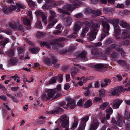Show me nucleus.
Segmentation results:
<instances>
[{
    "mask_svg": "<svg viewBox=\"0 0 130 130\" xmlns=\"http://www.w3.org/2000/svg\"><path fill=\"white\" fill-rule=\"evenodd\" d=\"M40 45L42 47L45 46L46 47L48 48H50L51 46L53 49H56L58 51H59V48L63 47L64 44V43H57L56 42L52 41L49 42H40Z\"/></svg>",
    "mask_w": 130,
    "mask_h": 130,
    "instance_id": "obj_1",
    "label": "nucleus"
},
{
    "mask_svg": "<svg viewBox=\"0 0 130 130\" xmlns=\"http://www.w3.org/2000/svg\"><path fill=\"white\" fill-rule=\"evenodd\" d=\"M100 26V24L98 23H95L93 24L92 29L88 33L89 40L93 41L95 39L98 31V28Z\"/></svg>",
    "mask_w": 130,
    "mask_h": 130,
    "instance_id": "obj_2",
    "label": "nucleus"
},
{
    "mask_svg": "<svg viewBox=\"0 0 130 130\" xmlns=\"http://www.w3.org/2000/svg\"><path fill=\"white\" fill-rule=\"evenodd\" d=\"M50 13L51 15L49 18V23L47 27V28H50L52 27L54 24L57 21V19L55 18L56 17L55 13L52 10H50Z\"/></svg>",
    "mask_w": 130,
    "mask_h": 130,
    "instance_id": "obj_3",
    "label": "nucleus"
},
{
    "mask_svg": "<svg viewBox=\"0 0 130 130\" xmlns=\"http://www.w3.org/2000/svg\"><path fill=\"white\" fill-rule=\"evenodd\" d=\"M116 119L117 121L116 120L115 118H112L111 121V123L115 126L121 127L123 123L124 122V119L122 115L118 114L116 117Z\"/></svg>",
    "mask_w": 130,
    "mask_h": 130,
    "instance_id": "obj_4",
    "label": "nucleus"
},
{
    "mask_svg": "<svg viewBox=\"0 0 130 130\" xmlns=\"http://www.w3.org/2000/svg\"><path fill=\"white\" fill-rule=\"evenodd\" d=\"M108 65L106 64H99L95 65L94 66L95 69L98 71H106V68Z\"/></svg>",
    "mask_w": 130,
    "mask_h": 130,
    "instance_id": "obj_5",
    "label": "nucleus"
},
{
    "mask_svg": "<svg viewBox=\"0 0 130 130\" xmlns=\"http://www.w3.org/2000/svg\"><path fill=\"white\" fill-rule=\"evenodd\" d=\"M21 20L23 21V24L27 26L25 27L26 28L27 30L30 29L31 28V23L30 21V20H29L26 17H22Z\"/></svg>",
    "mask_w": 130,
    "mask_h": 130,
    "instance_id": "obj_6",
    "label": "nucleus"
},
{
    "mask_svg": "<svg viewBox=\"0 0 130 130\" xmlns=\"http://www.w3.org/2000/svg\"><path fill=\"white\" fill-rule=\"evenodd\" d=\"M78 6V4H76V5L73 4V5L69 4L66 5L63 8L65 10L72 11L76 8V6Z\"/></svg>",
    "mask_w": 130,
    "mask_h": 130,
    "instance_id": "obj_7",
    "label": "nucleus"
},
{
    "mask_svg": "<svg viewBox=\"0 0 130 130\" xmlns=\"http://www.w3.org/2000/svg\"><path fill=\"white\" fill-rule=\"evenodd\" d=\"M102 25L103 27V31L107 35H108V32L109 30L110 26L108 22L103 21L102 22Z\"/></svg>",
    "mask_w": 130,
    "mask_h": 130,
    "instance_id": "obj_8",
    "label": "nucleus"
},
{
    "mask_svg": "<svg viewBox=\"0 0 130 130\" xmlns=\"http://www.w3.org/2000/svg\"><path fill=\"white\" fill-rule=\"evenodd\" d=\"M87 54L86 52L83 51L79 54L78 56V57L82 60L86 61L88 60V58L87 57Z\"/></svg>",
    "mask_w": 130,
    "mask_h": 130,
    "instance_id": "obj_9",
    "label": "nucleus"
},
{
    "mask_svg": "<svg viewBox=\"0 0 130 130\" xmlns=\"http://www.w3.org/2000/svg\"><path fill=\"white\" fill-rule=\"evenodd\" d=\"M122 100H116L113 101L112 107L114 109H116L118 108L122 102Z\"/></svg>",
    "mask_w": 130,
    "mask_h": 130,
    "instance_id": "obj_10",
    "label": "nucleus"
},
{
    "mask_svg": "<svg viewBox=\"0 0 130 130\" xmlns=\"http://www.w3.org/2000/svg\"><path fill=\"white\" fill-rule=\"evenodd\" d=\"M63 109L59 107L56 108V110H51L50 111H46V113L48 114H56L59 112L62 113L63 112Z\"/></svg>",
    "mask_w": 130,
    "mask_h": 130,
    "instance_id": "obj_11",
    "label": "nucleus"
},
{
    "mask_svg": "<svg viewBox=\"0 0 130 130\" xmlns=\"http://www.w3.org/2000/svg\"><path fill=\"white\" fill-rule=\"evenodd\" d=\"M57 92V91H56V89L48 90L47 95H48L50 100V98H52L54 95Z\"/></svg>",
    "mask_w": 130,
    "mask_h": 130,
    "instance_id": "obj_12",
    "label": "nucleus"
},
{
    "mask_svg": "<svg viewBox=\"0 0 130 130\" xmlns=\"http://www.w3.org/2000/svg\"><path fill=\"white\" fill-rule=\"evenodd\" d=\"M68 103L67 104L66 106L68 107L70 106L71 109H74L75 107V103L74 101L69 99H68Z\"/></svg>",
    "mask_w": 130,
    "mask_h": 130,
    "instance_id": "obj_13",
    "label": "nucleus"
},
{
    "mask_svg": "<svg viewBox=\"0 0 130 130\" xmlns=\"http://www.w3.org/2000/svg\"><path fill=\"white\" fill-rule=\"evenodd\" d=\"M92 55L95 57L100 56L102 55V53L99 51L94 49L91 51Z\"/></svg>",
    "mask_w": 130,
    "mask_h": 130,
    "instance_id": "obj_14",
    "label": "nucleus"
},
{
    "mask_svg": "<svg viewBox=\"0 0 130 130\" xmlns=\"http://www.w3.org/2000/svg\"><path fill=\"white\" fill-rule=\"evenodd\" d=\"M81 22L79 21L76 22L74 26V28L73 29L74 32H76L79 31L80 29Z\"/></svg>",
    "mask_w": 130,
    "mask_h": 130,
    "instance_id": "obj_15",
    "label": "nucleus"
},
{
    "mask_svg": "<svg viewBox=\"0 0 130 130\" xmlns=\"http://www.w3.org/2000/svg\"><path fill=\"white\" fill-rule=\"evenodd\" d=\"M99 125V123L98 121L92 123L90 125V130H95Z\"/></svg>",
    "mask_w": 130,
    "mask_h": 130,
    "instance_id": "obj_16",
    "label": "nucleus"
},
{
    "mask_svg": "<svg viewBox=\"0 0 130 130\" xmlns=\"http://www.w3.org/2000/svg\"><path fill=\"white\" fill-rule=\"evenodd\" d=\"M92 87V86L91 83H90L88 85V87L86 88H84L83 89L86 90V91L84 92V94L86 96H89L90 93V92L89 90V89L91 88Z\"/></svg>",
    "mask_w": 130,
    "mask_h": 130,
    "instance_id": "obj_17",
    "label": "nucleus"
},
{
    "mask_svg": "<svg viewBox=\"0 0 130 130\" xmlns=\"http://www.w3.org/2000/svg\"><path fill=\"white\" fill-rule=\"evenodd\" d=\"M17 61V59L15 57H11L9 61V66L14 65Z\"/></svg>",
    "mask_w": 130,
    "mask_h": 130,
    "instance_id": "obj_18",
    "label": "nucleus"
},
{
    "mask_svg": "<svg viewBox=\"0 0 130 130\" xmlns=\"http://www.w3.org/2000/svg\"><path fill=\"white\" fill-rule=\"evenodd\" d=\"M118 87L113 88L111 90V92L113 95L119 96V89Z\"/></svg>",
    "mask_w": 130,
    "mask_h": 130,
    "instance_id": "obj_19",
    "label": "nucleus"
},
{
    "mask_svg": "<svg viewBox=\"0 0 130 130\" xmlns=\"http://www.w3.org/2000/svg\"><path fill=\"white\" fill-rule=\"evenodd\" d=\"M4 106L3 108V113L4 117L7 116V110H8V107L7 105H6L5 103L3 104Z\"/></svg>",
    "mask_w": 130,
    "mask_h": 130,
    "instance_id": "obj_20",
    "label": "nucleus"
},
{
    "mask_svg": "<svg viewBox=\"0 0 130 130\" xmlns=\"http://www.w3.org/2000/svg\"><path fill=\"white\" fill-rule=\"evenodd\" d=\"M129 37L126 31L124 30L122 33L121 38L122 39H126L128 38Z\"/></svg>",
    "mask_w": 130,
    "mask_h": 130,
    "instance_id": "obj_21",
    "label": "nucleus"
},
{
    "mask_svg": "<svg viewBox=\"0 0 130 130\" xmlns=\"http://www.w3.org/2000/svg\"><path fill=\"white\" fill-rule=\"evenodd\" d=\"M42 8L43 9L49 10L52 8V6L48 3H45L43 5Z\"/></svg>",
    "mask_w": 130,
    "mask_h": 130,
    "instance_id": "obj_22",
    "label": "nucleus"
},
{
    "mask_svg": "<svg viewBox=\"0 0 130 130\" xmlns=\"http://www.w3.org/2000/svg\"><path fill=\"white\" fill-rule=\"evenodd\" d=\"M95 12V11H93L89 7H87L85 11V13L87 14L92 13V14L94 13Z\"/></svg>",
    "mask_w": 130,
    "mask_h": 130,
    "instance_id": "obj_23",
    "label": "nucleus"
},
{
    "mask_svg": "<svg viewBox=\"0 0 130 130\" xmlns=\"http://www.w3.org/2000/svg\"><path fill=\"white\" fill-rule=\"evenodd\" d=\"M44 61L46 64L50 66H52L51 60L50 58H46L44 59Z\"/></svg>",
    "mask_w": 130,
    "mask_h": 130,
    "instance_id": "obj_24",
    "label": "nucleus"
},
{
    "mask_svg": "<svg viewBox=\"0 0 130 130\" xmlns=\"http://www.w3.org/2000/svg\"><path fill=\"white\" fill-rule=\"evenodd\" d=\"M61 125L62 127H68L69 126V121L68 120H66V121L62 122L61 123Z\"/></svg>",
    "mask_w": 130,
    "mask_h": 130,
    "instance_id": "obj_25",
    "label": "nucleus"
},
{
    "mask_svg": "<svg viewBox=\"0 0 130 130\" xmlns=\"http://www.w3.org/2000/svg\"><path fill=\"white\" fill-rule=\"evenodd\" d=\"M114 29V33H120L121 32V31L120 30V27L118 25H115L113 26Z\"/></svg>",
    "mask_w": 130,
    "mask_h": 130,
    "instance_id": "obj_26",
    "label": "nucleus"
},
{
    "mask_svg": "<svg viewBox=\"0 0 130 130\" xmlns=\"http://www.w3.org/2000/svg\"><path fill=\"white\" fill-rule=\"evenodd\" d=\"M93 102L95 103H102V99L99 97H95Z\"/></svg>",
    "mask_w": 130,
    "mask_h": 130,
    "instance_id": "obj_27",
    "label": "nucleus"
},
{
    "mask_svg": "<svg viewBox=\"0 0 130 130\" xmlns=\"http://www.w3.org/2000/svg\"><path fill=\"white\" fill-rule=\"evenodd\" d=\"M109 105V103L108 102H106L102 104L100 108L102 110H104L107 106Z\"/></svg>",
    "mask_w": 130,
    "mask_h": 130,
    "instance_id": "obj_28",
    "label": "nucleus"
},
{
    "mask_svg": "<svg viewBox=\"0 0 130 130\" xmlns=\"http://www.w3.org/2000/svg\"><path fill=\"white\" fill-rule=\"evenodd\" d=\"M78 120H75L74 121L71 128L72 129L74 130L76 128L78 125Z\"/></svg>",
    "mask_w": 130,
    "mask_h": 130,
    "instance_id": "obj_29",
    "label": "nucleus"
},
{
    "mask_svg": "<svg viewBox=\"0 0 130 130\" xmlns=\"http://www.w3.org/2000/svg\"><path fill=\"white\" fill-rule=\"evenodd\" d=\"M16 5L18 8V10L16 11L18 12H19L20 11V8L24 9L25 8V6L22 4H17Z\"/></svg>",
    "mask_w": 130,
    "mask_h": 130,
    "instance_id": "obj_30",
    "label": "nucleus"
},
{
    "mask_svg": "<svg viewBox=\"0 0 130 130\" xmlns=\"http://www.w3.org/2000/svg\"><path fill=\"white\" fill-rule=\"evenodd\" d=\"M86 124L85 122L81 123L78 128L77 130H84Z\"/></svg>",
    "mask_w": 130,
    "mask_h": 130,
    "instance_id": "obj_31",
    "label": "nucleus"
},
{
    "mask_svg": "<svg viewBox=\"0 0 130 130\" xmlns=\"http://www.w3.org/2000/svg\"><path fill=\"white\" fill-rule=\"evenodd\" d=\"M120 25L124 28L127 29L130 28V26L129 25L124 22H121L120 24Z\"/></svg>",
    "mask_w": 130,
    "mask_h": 130,
    "instance_id": "obj_32",
    "label": "nucleus"
},
{
    "mask_svg": "<svg viewBox=\"0 0 130 130\" xmlns=\"http://www.w3.org/2000/svg\"><path fill=\"white\" fill-rule=\"evenodd\" d=\"M16 8L17 7L15 6L11 5L9 8V13H11L12 11L15 10Z\"/></svg>",
    "mask_w": 130,
    "mask_h": 130,
    "instance_id": "obj_33",
    "label": "nucleus"
},
{
    "mask_svg": "<svg viewBox=\"0 0 130 130\" xmlns=\"http://www.w3.org/2000/svg\"><path fill=\"white\" fill-rule=\"evenodd\" d=\"M77 71L76 68H72L71 70V74L72 76H75L76 74Z\"/></svg>",
    "mask_w": 130,
    "mask_h": 130,
    "instance_id": "obj_34",
    "label": "nucleus"
},
{
    "mask_svg": "<svg viewBox=\"0 0 130 130\" xmlns=\"http://www.w3.org/2000/svg\"><path fill=\"white\" fill-rule=\"evenodd\" d=\"M99 95L101 97H103L104 96L105 94V90L103 89H101L99 91Z\"/></svg>",
    "mask_w": 130,
    "mask_h": 130,
    "instance_id": "obj_35",
    "label": "nucleus"
},
{
    "mask_svg": "<svg viewBox=\"0 0 130 130\" xmlns=\"http://www.w3.org/2000/svg\"><path fill=\"white\" fill-rule=\"evenodd\" d=\"M9 26L11 28V29L10 30H11V29H13L14 28L17 27V25L15 23H10L9 24Z\"/></svg>",
    "mask_w": 130,
    "mask_h": 130,
    "instance_id": "obj_36",
    "label": "nucleus"
},
{
    "mask_svg": "<svg viewBox=\"0 0 130 130\" xmlns=\"http://www.w3.org/2000/svg\"><path fill=\"white\" fill-rule=\"evenodd\" d=\"M30 52L35 54H37L39 50L37 48H33L29 49Z\"/></svg>",
    "mask_w": 130,
    "mask_h": 130,
    "instance_id": "obj_37",
    "label": "nucleus"
},
{
    "mask_svg": "<svg viewBox=\"0 0 130 130\" xmlns=\"http://www.w3.org/2000/svg\"><path fill=\"white\" fill-rule=\"evenodd\" d=\"M92 104V103L91 101H88L85 102L84 106L86 108H88L91 106Z\"/></svg>",
    "mask_w": 130,
    "mask_h": 130,
    "instance_id": "obj_38",
    "label": "nucleus"
},
{
    "mask_svg": "<svg viewBox=\"0 0 130 130\" xmlns=\"http://www.w3.org/2000/svg\"><path fill=\"white\" fill-rule=\"evenodd\" d=\"M60 120L61 121L63 122L66 121V120H68V119L67 117L65 115H62L61 117Z\"/></svg>",
    "mask_w": 130,
    "mask_h": 130,
    "instance_id": "obj_39",
    "label": "nucleus"
},
{
    "mask_svg": "<svg viewBox=\"0 0 130 130\" xmlns=\"http://www.w3.org/2000/svg\"><path fill=\"white\" fill-rule=\"evenodd\" d=\"M57 79V77L56 76L52 77L49 81H50V83H51V84L56 83Z\"/></svg>",
    "mask_w": 130,
    "mask_h": 130,
    "instance_id": "obj_40",
    "label": "nucleus"
},
{
    "mask_svg": "<svg viewBox=\"0 0 130 130\" xmlns=\"http://www.w3.org/2000/svg\"><path fill=\"white\" fill-rule=\"evenodd\" d=\"M14 54V49L12 48L9 50V56H12Z\"/></svg>",
    "mask_w": 130,
    "mask_h": 130,
    "instance_id": "obj_41",
    "label": "nucleus"
},
{
    "mask_svg": "<svg viewBox=\"0 0 130 130\" xmlns=\"http://www.w3.org/2000/svg\"><path fill=\"white\" fill-rule=\"evenodd\" d=\"M58 11L60 13H63L64 14H67L68 15H69L70 14V13H69L67 12L65 10H64L62 9L58 8Z\"/></svg>",
    "mask_w": 130,
    "mask_h": 130,
    "instance_id": "obj_42",
    "label": "nucleus"
},
{
    "mask_svg": "<svg viewBox=\"0 0 130 130\" xmlns=\"http://www.w3.org/2000/svg\"><path fill=\"white\" fill-rule=\"evenodd\" d=\"M105 111L107 113L111 114L113 112V110L112 108L110 107H109V108L106 109Z\"/></svg>",
    "mask_w": 130,
    "mask_h": 130,
    "instance_id": "obj_43",
    "label": "nucleus"
},
{
    "mask_svg": "<svg viewBox=\"0 0 130 130\" xmlns=\"http://www.w3.org/2000/svg\"><path fill=\"white\" fill-rule=\"evenodd\" d=\"M119 20L118 19H112V24L113 25V26H114L115 25H118Z\"/></svg>",
    "mask_w": 130,
    "mask_h": 130,
    "instance_id": "obj_44",
    "label": "nucleus"
},
{
    "mask_svg": "<svg viewBox=\"0 0 130 130\" xmlns=\"http://www.w3.org/2000/svg\"><path fill=\"white\" fill-rule=\"evenodd\" d=\"M41 98L42 99L44 100H50L49 99V98L48 96V95H47L45 93H44L42 94V96Z\"/></svg>",
    "mask_w": 130,
    "mask_h": 130,
    "instance_id": "obj_45",
    "label": "nucleus"
},
{
    "mask_svg": "<svg viewBox=\"0 0 130 130\" xmlns=\"http://www.w3.org/2000/svg\"><path fill=\"white\" fill-rule=\"evenodd\" d=\"M89 117L88 116H86V117L82 119L81 121L82 122L81 123H83L85 122L86 123V122L88 120Z\"/></svg>",
    "mask_w": 130,
    "mask_h": 130,
    "instance_id": "obj_46",
    "label": "nucleus"
},
{
    "mask_svg": "<svg viewBox=\"0 0 130 130\" xmlns=\"http://www.w3.org/2000/svg\"><path fill=\"white\" fill-rule=\"evenodd\" d=\"M66 40V39L64 38L60 37L59 38L55 39L54 41L61 42L62 41H65Z\"/></svg>",
    "mask_w": 130,
    "mask_h": 130,
    "instance_id": "obj_47",
    "label": "nucleus"
},
{
    "mask_svg": "<svg viewBox=\"0 0 130 130\" xmlns=\"http://www.w3.org/2000/svg\"><path fill=\"white\" fill-rule=\"evenodd\" d=\"M35 13L37 17L41 16V17L42 15L44 14V13L42 12L38 11H36L35 12Z\"/></svg>",
    "mask_w": 130,
    "mask_h": 130,
    "instance_id": "obj_48",
    "label": "nucleus"
},
{
    "mask_svg": "<svg viewBox=\"0 0 130 130\" xmlns=\"http://www.w3.org/2000/svg\"><path fill=\"white\" fill-rule=\"evenodd\" d=\"M36 26L37 28L39 29H41L42 28V26L41 25V22L40 21H38L36 24Z\"/></svg>",
    "mask_w": 130,
    "mask_h": 130,
    "instance_id": "obj_49",
    "label": "nucleus"
},
{
    "mask_svg": "<svg viewBox=\"0 0 130 130\" xmlns=\"http://www.w3.org/2000/svg\"><path fill=\"white\" fill-rule=\"evenodd\" d=\"M17 50L19 53L21 54L24 51V48L22 47H18L17 48Z\"/></svg>",
    "mask_w": 130,
    "mask_h": 130,
    "instance_id": "obj_50",
    "label": "nucleus"
},
{
    "mask_svg": "<svg viewBox=\"0 0 130 130\" xmlns=\"http://www.w3.org/2000/svg\"><path fill=\"white\" fill-rule=\"evenodd\" d=\"M16 28L18 30L20 31L23 32H24V28L22 25H20L18 27H17Z\"/></svg>",
    "mask_w": 130,
    "mask_h": 130,
    "instance_id": "obj_51",
    "label": "nucleus"
},
{
    "mask_svg": "<svg viewBox=\"0 0 130 130\" xmlns=\"http://www.w3.org/2000/svg\"><path fill=\"white\" fill-rule=\"evenodd\" d=\"M118 63L121 65L124 66L126 65V63L125 61L122 60H119L118 61Z\"/></svg>",
    "mask_w": 130,
    "mask_h": 130,
    "instance_id": "obj_52",
    "label": "nucleus"
},
{
    "mask_svg": "<svg viewBox=\"0 0 130 130\" xmlns=\"http://www.w3.org/2000/svg\"><path fill=\"white\" fill-rule=\"evenodd\" d=\"M117 51H118L119 53L121 54V56L122 57H124L125 56V53L121 48L117 49Z\"/></svg>",
    "mask_w": 130,
    "mask_h": 130,
    "instance_id": "obj_53",
    "label": "nucleus"
},
{
    "mask_svg": "<svg viewBox=\"0 0 130 130\" xmlns=\"http://www.w3.org/2000/svg\"><path fill=\"white\" fill-rule=\"evenodd\" d=\"M52 61H51L52 63L54 64L57 62V60L55 56H52Z\"/></svg>",
    "mask_w": 130,
    "mask_h": 130,
    "instance_id": "obj_54",
    "label": "nucleus"
},
{
    "mask_svg": "<svg viewBox=\"0 0 130 130\" xmlns=\"http://www.w3.org/2000/svg\"><path fill=\"white\" fill-rule=\"evenodd\" d=\"M41 17L42 18V21H43L45 24L47 23V21L46 17L45 15V14H44L43 15H42Z\"/></svg>",
    "mask_w": 130,
    "mask_h": 130,
    "instance_id": "obj_55",
    "label": "nucleus"
},
{
    "mask_svg": "<svg viewBox=\"0 0 130 130\" xmlns=\"http://www.w3.org/2000/svg\"><path fill=\"white\" fill-rule=\"evenodd\" d=\"M113 41V40L112 39L110 38L106 40L105 44L106 45H107L112 43Z\"/></svg>",
    "mask_w": 130,
    "mask_h": 130,
    "instance_id": "obj_56",
    "label": "nucleus"
},
{
    "mask_svg": "<svg viewBox=\"0 0 130 130\" xmlns=\"http://www.w3.org/2000/svg\"><path fill=\"white\" fill-rule=\"evenodd\" d=\"M60 54H63L66 53L68 52V50L67 49H64L62 50L58 51Z\"/></svg>",
    "mask_w": 130,
    "mask_h": 130,
    "instance_id": "obj_57",
    "label": "nucleus"
},
{
    "mask_svg": "<svg viewBox=\"0 0 130 130\" xmlns=\"http://www.w3.org/2000/svg\"><path fill=\"white\" fill-rule=\"evenodd\" d=\"M103 11L106 13L108 14H110L111 12L110 11V9L106 8H105L104 9Z\"/></svg>",
    "mask_w": 130,
    "mask_h": 130,
    "instance_id": "obj_58",
    "label": "nucleus"
},
{
    "mask_svg": "<svg viewBox=\"0 0 130 130\" xmlns=\"http://www.w3.org/2000/svg\"><path fill=\"white\" fill-rule=\"evenodd\" d=\"M120 33H115V36L116 38L118 41H119L121 39L120 38Z\"/></svg>",
    "mask_w": 130,
    "mask_h": 130,
    "instance_id": "obj_59",
    "label": "nucleus"
},
{
    "mask_svg": "<svg viewBox=\"0 0 130 130\" xmlns=\"http://www.w3.org/2000/svg\"><path fill=\"white\" fill-rule=\"evenodd\" d=\"M72 20L70 17H68L66 19V21L68 24H70L71 23Z\"/></svg>",
    "mask_w": 130,
    "mask_h": 130,
    "instance_id": "obj_60",
    "label": "nucleus"
},
{
    "mask_svg": "<svg viewBox=\"0 0 130 130\" xmlns=\"http://www.w3.org/2000/svg\"><path fill=\"white\" fill-rule=\"evenodd\" d=\"M61 32V31L58 30H56L53 32V34L54 35H58L60 34Z\"/></svg>",
    "mask_w": 130,
    "mask_h": 130,
    "instance_id": "obj_61",
    "label": "nucleus"
},
{
    "mask_svg": "<svg viewBox=\"0 0 130 130\" xmlns=\"http://www.w3.org/2000/svg\"><path fill=\"white\" fill-rule=\"evenodd\" d=\"M92 24V22L91 21H88L85 22V25L90 27Z\"/></svg>",
    "mask_w": 130,
    "mask_h": 130,
    "instance_id": "obj_62",
    "label": "nucleus"
},
{
    "mask_svg": "<svg viewBox=\"0 0 130 130\" xmlns=\"http://www.w3.org/2000/svg\"><path fill=\"white\" fill-rule=\"evenodd\" d=\"M111 50V49L110 47L107 48L105 50V51L106 53L107 54H109Z\"/></svg>",
    "mask_w": 130,
    "mask_h": 130,
    "instance_id": "obj_63",
    "label": "nucleus"
},
{
    "mask_svg": "<svg viewBox=\"0 0 130 130\" xmlns=\"http://www.w3.org/2000/svg\"><path fill=\"white\" fill-rule=\"evenodd\" d=\"M89 29V28L87 27H85L83 28V32L85 33H87Z\"/></svg>",
    "mask_w": 130,
    "mask_h": 130,
    "instance_id": "obj_64",
    "label": "nucleus"
}]
</instances>
